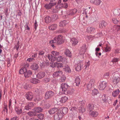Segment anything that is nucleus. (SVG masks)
<instances>
[{
    "label": "nucleus",
    "mask_w": 120,
    "mask_h": 120,
    "mask_svg": "<svg viewBox=\"0 0 120 120\" xmlns=\"http://www.w3.org/2000/svg\"><path fill=\"white\" fill-rule=\"evenodd\" d=\"M75 64V67L76 71H79L82 68L83 64L81 61H75L74 62Z\"/></svg>",
    "instance_id": "f03ea898"
},
{
    "label": "nucleus",
    "mask_w": 120,
    "mask_h": 120,
    "mask_svg": "<svg viewBox=\"0 0 120 120\" xmlns=\"http://www.w3.org/2000/svg\"><path fill=\"white\" fill-rule=\"evenodd\" d=\"M106 82L103 81L101 82L100 83L99 85L98 86V88L100 90H103L106 86Z\"/></svg>",
    "instance_id": "6e6552de"
},
{
    "label": "nucleus",
    "mask_w": 120,
    "mask_h": 120,
    "mask_svg": "<svg viewBox=\"0 0 120 120\" xmlns=\"http://www.w3.org/2000/svg\"><path fill=\"white\" fill-rule=\"evenodd\" d=\"M56 5L55 3H49V4H47L44 5V7L47 9H51L53 6Z\"/></svg>",
    "instance_id": "f8f14e48"
},
{
    "label": "nucleus",
    "mask_w": 120,
    "mask_h": 120,
    "mask_svg": "<svg viewBox=\"0 0 120 120\" xmlns=\"http://www.w3.org/2000/svg\"><path fill=\"white\" fill-rule=\"evenodd\" d=\"M28 114L30 116H32L36 115L37 113H36L35 112L33 111L28 112Z\"/></svg>",
    "instance_id": "a19ab883"
},
{
    "label": "nucleus",
    "mask_w": 120,
    "mask_h": 120,
    "mask_svg": "<svg viewBox=\"0 0 120 120\" xmlns=\"http://www.w3.org/2000/svg\"><path fill=\"white\" fill-rule=\"evenodd\" d=\"M64 37L61 35H59L54 38L53 39L49 41L50 44L53 43H56L58 44H62L64 42Z\"/></svg>",
    "instance_id": "f257e3e1"
},
{
    "label": "nucleus",
    "mask_w": 120,
    "mask_h": 120,
    "mask_svg": "<svg viewBox=\"0 0 120 120\" xmlns=\"http://www.w3.org/2000/svg\"><path fill=\"white\" fill-rule=\"evenodd\" d=\"M90 65L89 61L88 62H87L85 63V65L84 67L85 69H86L87 68H88V66Z\"/></svg>",
    "instance_id": "603ef678"
},
{
    "label": "nucleus",
    "mask_w": 120,
    "mask_h": 120,
    "mask_svg": "<svg viewBox=\"0 0 120 120\" xmlns=\"http://www.w3.org/2000/svg\"><path fill=\"white\" fill-rule=\"evenodd\" d=\"M56 66L58 68H62L64 67L63 64L62 63H58L57 62H56Z\"/></svg>",
    "instance_id": "ea45409f"
},
{
    "label": "nucleus",
    "mask_w": 120,
    "mask_h": 120,
    "mask_svg": "<svg viewBox=\"0 0 120 120\" xmlns=\"http://www.w3.org/2000/svg\"><path fill=\"white\" fill-rule=\"evenodd\" d=\"M120 92V91L119 89H118L112 92V95L114 97H116L119 94Z\"/></svg>",
    "instance_id": "bb28decb"
},
{
    "label": "nucleus",
    "mask_w": 120,
    "mask_h": 120,
    "mask_svg": "<svg viewBox=\"0 0 120 120\" xmlns=\"http://www.w3.org/2000/svg\"><path fill=\"white\" fill-rule=\"evenodd\" d=\"M23 87L26 89H29L31 87L30 85L26 84L25 83H23Z\"/></svg>",
    "instance_id": "c03bdc74"
},
{
    "label": "nucleus",
    "mask_w": 120,
    "mask_h": 120,
    "mask_svg": "<svg viewBox=\"0 0 120 120\" xmlns=\"http://www.w3.org/2000/svg\"><path fill=\"white\" fill-rule=\"evenodd\" d=\"M61 109L62 110V113L64 114H66L68 112V109L66 107H64L63 109V108H61Z\"/></svg>",
    "instance_id": "79ce46f5"
},
{
    "label": "nucleus",
    "mask_w": 120,
    "mask_h": 120,
    "mask_svg": "<svg viewBox=\"0 0 120 120\" xmlns=\"http://www.w3.org/2000/svg\"><path fill=\"white\" fill-rule=\"evenodd\" d=\"M54 95V93L51 91H48L45 94V98L46 99H47L51 98Z\"/></svg>",
    "instance_id": "1a4fd4ad"
},
{
    "label": "nucleus",
    "mask_w": 120,
    "mask_h": 120,
    "mask_svg": "<svg viewBox=\"0 0 120 120\" xmlns=\"http://www.w3.org/2000/svg\"><path fill=\"white\" fill-rule=\"evenodd\" d=\"M50 80V79L49 78H46L44 79V81L45 82H49Z\"/></svg>",
    "instance_id": "052dcab7"
},
{
    "label": "nucleus",
    "mask_w": 120,
    "mask_h": 120,
    "mask_svg": "<svg viewBox=\"0 0 120 120\" xmlns=\"http://www.w3.org/2000/svg\"><path fill=\"white\" fill-rule=\"evenodd\" d=\"M113 23L115 24H117L119 22V20L117 19L113 18L112 20Z\"/></svg>",
    "instance_id": "8fccbe9b"
},
{
    "label": "nucleus",
    "mask_w": 120,
    "mask_h": 120,
    "mask_svg": "<svg viewBox=\"0 0 120 120\" xmlns=\"http://www.w3.org/2000/svg\"><path fill=\"white\" fill-rule=\"evenodd\" d=\"M69 87V86L66 83H63L61 85L60 89V91L62 92V93H64Z\"/></svg>",
    "instance_id": "20e7f679"
},
{
    "label": "nucleus",
    "mask_w": 120,
    "mask_h": 120,
    "mask_svg": "<svg viewBox=\"0 0 120 120\" xmlns=\"http://www.w3.org/2000/svg\"><path fill=\"white\" fill-rule=\"evenodd\" d=\"M95 29L94 28L91 27H88L86 30V31L88 32H93L95 30Z\"/></svg>",
    "instance_id": "c9c22d12"
},
{
    "label": "nucleus",
    "mask_w": 120,
    "mask_h": 120,
    "mask_svg": "<svg viewBox=\"0 0 120 120\" xmlns=\"http://www.w3.org/2000/svg\"><path fill=\"white\" fill-rule=\"evenodd\" d=\"M94 106L93 104H89L87 107L88 110H92L94 109Z\"/></svg>",
    "instance_id": "e433bc0d"
},
{
    "label": "nucleus",
    "mask_w": 120,
    "mask_h": 120,
    "mask_svg": "<svg viewBox=\"0 0 120 120\" xmlns=\"http://www.w3.org/2000/svg\"><path fill=\"white\" fill-rule=\"evenodd\" d=\"M45 54V52L43 51H40L38 52V54L39 56H42Z\"/></svg>",
    "instance_id": "4d7b16f0"
},
{
    "label": "nucleus",
    "mask_w": 120,
    "mask_h": 120,
    "mask_svg": "<svg viewBox=\"0 0 120 120\" xmlns=\"http://www.w3.org/2000/svg\"><path fill=\"white\" fill-rule=\"evenodd\" d=\"M34 26V28L35 29V30H36L38 26L37 22L36 20H35Z\"/></svg>",
    "instance_id": "e2e57ef3"
},
{
    "label": "nucleus",
    "mask_w": 120,
    "mask_h": 120,
    "mask_svg": "<svg viewBox=\"0 0 120 120\" xmlns=\"http://www.w3.org/2000/svg\"><path fill=\"white\" fill-rule=\"evenodd\" d=\"M58 110V108H52L49 111V112L50 114H52L56 112Z\"/></svg>",
    "instance_id": "412c9836"
},
{
    "label": "nucleus",
    "mask_w": 120,
    "mask_h": 120,
    "mask_svg": "<svg viewBox=\"0 0 120 120\" xmlns=\"http://www.w3.org/2000/svg\"><path fill=\"white\" fill-rule=\"evenodd\" d=\"M89 114L90 116L94 118L97 117L99 115L98 112L96 111L90 110Z\"/></svg>",
    "instance_id": "0eeeda50"
},
{
    "label": "nucleus",
    "mask_w": 120,
    "mask_h": 120,
    "mask_svg": "<svg viewBox=\"0 0 120 120\" xmlns=\"http://www.w3.org/2000/svg\"><path fill=\"white\" fill-rule=\"evenodd\" d=\"M64 71L70 73L71 72V70L70 69L68 65H66L65 67V68H63Z\"/></svg>",
    "instance_id": "c85d7f7f"
},
{
    "label": "nucleus",
    "mask_w": 120,
    "mask_h": 120,
    "mask_svg": "<svg viewBox=\"0 0 120 120\" xmlns=\"http://www.w3.org/2000/svg\"><path fill=\"white\" fill-rule=\"evenodd\" d=\"M15 109L16 113L18 115L20 114L22 112V109L21 107H15Z\"/></svg>",
    "instance_id": "a211bd4d"
},
{
    "label": "nucleus",
    "mask_w": 120,
    "mask_h": 120,
    "mask_svg": "<svg viewBox=\"0 0 120 120\" xmlns=\"http://www.w3.org/2000/svg\"><path fill=\"white\" fill-rule=\"evenodd\" d=\"M38 118L41 120H42L44 118V115L42 114H38Z\"/></svg>",
    "instance_id": "864d4df0"
},
{
    "label": "nucleus",
    "mask_w": 120,
    "mask_h": 120,
    "mask_svg": "<svg viewBox=\"0 0 120 120\" xmlns=\"http://www.w3.org/2000/svg\"><path fill=\"white\" fill-rule=\"evenodd\" d=\"M68 21L63 20L60 22L59 26H65L66 25L68 24Z\"/></svg>",
    "instance_id": "a878e982"
},
{
    "label": "nucleus",
    "mask_w": 120,
    "mask_h": 120,
    "mask_svg": "<svg viewBox=\"0 0 120 120\" xmlns=\"http://www.w3.org/2000/svg\"><path fill=\"white\" fill-rule=\"evenodd\" d=\"M68 99V98L66 96L62 97L59 99H57V104L58 105H61L62 103H64Z\"/></svg>",
    "instance_id": "7ed1b4c3"
},
{
    "label": "nucleus",
    "mask_w": 120,
    "mask_h": 120,
    "mask_svg": "<svg viewBox=\"0 0 120 120\" xmlns=\"http://www.w3.org/2000/svg\"><path fill=\"white\" fill-rule=\"evenodd\" d=\"M77 11V9H74L70 11V13L68 15V16H71L75 13Z\"/></svg>",
    "instance_id": "473e14b6"
},
{
    "label": "nucleus",
    "mask_w": 120,
    "mask_h": 120,
    "mask_svg": "<svg viewBox=\"0 0 120 120\" xmlns=\"http://www.w3.org/2000/svg\"><path fill=\"white\" fill-rule=\"evenodd\" d=\"M102 99L104 101H106L107 100V97L106 95L104 94L102 96Z\"/></svg>",
    "instance_id": "3c124183"
},
{
    "label": "nucleus",
    "mask_w": 120,
    "mask_h": 120,
    "mask_svg": "<svg viewBox=\"0 0 120 120\" xmlns=\"http://www.w3.org/2000/svg\"><path fill=\"white\" fill-rule=\"evenodd\" d=\"M62 5H61V4L56 6V9L55 10L53 9V12L55 13L57 12L59 10L61 9L62 7Z\"/></svg>",
    "instance_id": "4be33fe9"
},
{
    "label": "nucleus",
    "mask_w": 120,
    "mask_h": 120,
    "mask_svg": "<svg viewBox=\"0 0 120 120\" xmlns=\"http://www.w3.org/2000/svg\"><path fill=\"white\" fill-rule=\"evenodd\" d=\"M4 106L5 107L4 108V111H5L6 113H7L8 112L7 105H4Z\"/></svg>",
    "instance_id": "680f3d73"
},
{
    "label": "nucleus",
    "mask_w": 120,
    "mask_h": 120,
    "mask_svg": "<svg viewBox=\"0 0 120 120\" xmlns=\"http://www.w3.org/2000/svg\"><path fill=\"white\" fill-rule=\"evenodd\" d=\"M79 112L83 113L85 111V109L83 106H81L79 109Z\"/></svg>",
    "instance_id": "4c0bfd02"
},
{
    "label": "nucleus",
    "mask_w": 120,
    "mask_h": 120,
    "mask_svg": "<svg viewBox=\"0 0 120 120\" xmlns=\"http://www.w3.org/2000/svg\"><path fill=\"white\" fill-rule=\"evenodd\" d=\"M58 16L56 14L52 16V19L55 20H56L58 19Z\"/></svg>",
    "instance_id": "13d9d810"
},
{
    "label": "nucleus",
    "mask_w": 120,
    "mask_h": 120,
    "mask_svg": "<svg viewBox=\"0 0 120 120\" xmlns=\"http://www.w3.org/2000/svg\"><path fill=\"white\" fill-rule=\"evenodd\" d=\"M65 54L67 56L69 57H71L72 56L71 52L68 49L66 50L65 52Z\"/></svg>",
    "instance_id": "7c9ffc66"
},
{
    "label": "nucleus",
    "mask_w": 120,
    "mask_h": 120,
    "mask_svg": "<svg viewBox=\"0 0 120 120\" xmlns=\"http://www.w3.org/2000/svg\"><path fill=\"white\" fill-rule=\"evenodd\" d=\"M98 93V91L96 89H94L92 90V94L93 95H97Z\"/></svg>",
    "instance_id": "49530a36"
},
{
    "label": "nucleus",
    "mask_w": 120,
    "mask_h": 120,
    "mask_svg": "<svg viewBox=\"0 0 120 120\" xmlns=\"http://www.w3.org/2000/svg\"><path fill=\"white\" fill-rule=\"evenodd\" d=\"M42 110L43 109L40 107H36L33 109V110L36 113L41 112L42 111Z\"/></svg>",
    "instance_id": "f3484780"
},
{
    "label": "nucleus",
    "mask_w": 120,
    "mask_h": 120,
    "mask_svg": "<svg viewBox=\"0 0 120 120\" xmlns=\"http://www.w3.org/2000/svg\"><path fill=\"white\" fill-rule=\"evenodd\" d=\"M26 69V68H21L19 71V73L20 74H22L24 73L25 74Z\"/></svg>",
    "instance_id": "58836bf2"
},
{
    "label": "nucleus",
    "mask_w": 120,
    "mask_h": 120,
    "mask_svg": "<svg viewBox=\"0 0 120 120\" xmlns=\"http://www.w3.org/2000/svg\"><path fill=\"white\" fill-rule=\"evenodd\" d=\"M57 26V25L56 24H53L49 27V28L50 30H53L56 29Z\"/></svg>",
    "instance_id": "c756f323"
},
{
    "label": "nucleus",
    "mask_w": 120,
    "mask_h": 120,
    "mask_svg": "<svg viewBox=\"0 0 120 120\" xmlns=\"http://www.w3.org/2000/svg\"><path fill=\"white\" fill-rule=\"evenodd\" d=\"M66 58L62 56H59L56 57V60L57 62L65 63L66 62Z\"/></svg>",
    "instance_id": "39448f33"
},
{
    "label": "nucleus",
    "mask_w": 120,
    "mask_h": 120,
    "mask_svg": "<svg viewBox=\"0 0 120 120\" xmlns=\"http://www.w3.org/2000/svg\"><path fill=\"white\" fill-rule=\"evenodd\" d=\"M111 49L110 47L107 45L105 48V51L106 52H108L110 51Z\"/></svg>",
    "instance_id": "a18cd8bd"
},
{
    "label": "nucleus",
    "mask_w": 120,
    "mask_h": 120,
    "mask_svg": "<svg viewBox=\"0 0 120 120\" xmlns=\"http://www.w3.org/2000/svg\"><path fill=\"white\" fill-rule=\"evenodd\" d=\"M56 62H52L50 64V66L52 68H54L56 66Z\"/></svg>",
    "instance_id": "6e6d98bb"
},
{
    "label": "nucleus",
    "mask_w": 120,
    "mask_h": 120,
    "mask_svg": "<svg viewBox=\"0 0 120 120\" xmlns=\"http://www.w3.org/2000/svg\"><path fill=\"white\" fill-rule=\"evenodd\" d=\"M48 58L49 60L52 62H53L56 60V56H53L51 55H48Z\"/></svg>",
    "instance_id": "5701e85b"
},
{
    "label": "nucleus",
    "mask_w": 120,
    "mask_h": 120,
    "mask_svg": "<svg viewBox=\"0 0 120 120\" xmlns=\"http://www.w3.org/2000/svg\"><path fill=\"white\" fill-rule=\"evenodd\" d=\"M78 107L76 106L72 107L70 109L71 113L73 116L76 113Z\"/></svg>",
    "instance_id": "ddd939ff"
},
{
    "label": "nucleus",
    "mask_w": 120,
    "mask_h": 120,
    "mask_svg": "<svg viewBox=\"0 0 120 120\" xmlns=\"http://www.w3.org/2000/svg\"><path fill=\"white\" fill-rule=\"evenodd\" d=\"M74 90L73 88H71L69 91V92L70 94H72L74 92Z\"/></svg>",
    "instance_id": "774afa93"
},
{
    "label": "nucleus",
    "mask_w": 120,
    "mask_h": 120,
    "mask_svg": "<svg viewBox=\"0 0 120 120\" xmlns=\"http://www.w3.org/2000/svg\"><path fill=\"white\" fill-rule=\"evenodd\" d=\"M92 84L90 82L88 84L87 86V87L88 90H90L92 87Z\"/></svg>",
    "instance_id": "de8ad7c7"
},
{
    "label": "nucleus",
    "mask_w": 120,
    "mask_h": 120,
    "mask_svg": "<svg viewBox=\"0 0 120 120\" xmlns=\"http://www.w3.org/2000/svg\"><path fill=\"white\" fill-rule=\"evenodd\" d=\"M26 96L28 100H31L33 97V94L31 92H29L26 94Z\"/></svg>",
    "instance_id": "aec40b11"
},
{
    "label": "nucleus",
    "mask_w": 120,
    "mask_h": 120,
    "mask_svg": "<svg viewBox=\"0 0 120 120\" xmlns=\"http://www.w3.org/2000/svg\"><path fill=\"white\" fill-rule=\"evenodd\" d=\"M107 25V23L103 20L100 21L99 23V26L100 28H104Z\"/></svg>",
    "instance_id": "4468645a"
},
{
    "label": "nucleus",
    "mask_w": 120,
    "mask_h": 120,
    "mask_svg": "<svg viewBox=\"0 0 120 120\" xmlns=\"http://www.w3.org/2000/svg\"><path fill=\"white\" fill-rule=\"evenodd\" d=\"M30 82L34 84H36L39 82V80L36 78H32L30 79Z\"/></svg>",
    "instance_id": "2f4dec72"
},
{
    "label": "nucleus",
    "mask_w": 120,
    "mask_h": 120,
    "mask_svg": "<svg viewBox=\"0 0 120 120\" xmlns=\"http://www.w3.org/2000/svg\"><path fill=\"white\" fill-rule=\"evenodd\" d=\"M80 82V79L79 77H77L75 80V82L77 86H78Z\"/></svg>",
    "instance_id": "cd10ccee"
},
{
    "label": "nucleus",
    "mask_w": 120,
    "mask_h": 120,
    "mask_svg": "<svg viewBox=\"0 0 120 120\" xmlns=\"http://www.w3.org/2000/svg\"><path fill=\"white\" fill-rule=\"evenodd\" d=\"M38 66L37 64H34L31 66V69L34 70H36L38 68Z\"/></svg>",
    "instance_id": "f704fd0d"
},
{
    "label": "nucleus",
    "mask_w": 120,
    "mask_h": 120,
    "mask_svg": "<svg viewBox=\"0 0 120 120\" xmlns=\"http://www.w3.org/2000/svg\"><path fill=\"white\" fill-rule=\"evenodd\" d=\"M86 45L84 44L82 46V49H83V53H81V56L82 55V54L83 55V54H84V52H85L86 51Z\"/></svg>",
    "instance_id": "09e8293b"
},
{
    "label": "nucleus",
    "mask_w": 120,
    "mask_h": 120,
    "mask_svg": "<svg viewBox=\"0 0 120 120\" xmlns=\"http://www.w3.org/2000/svg\"><path fill=\"white\" fill-rule=\"evenodd\" d=\"M61 4V5H62V7L64 8H67L68 7V4L67 3H64L63 4L62 3Z\"/></svg>",
    "instance_id": "0e129e2a"
},
{
    "label": "nucleus",
    "mask_w": 120,
    "mask_h": 120,
    "mask_svg": "<svg viewBox=\"0 0 120 120\" xmlns=\"http://www.w3.org/2000/svg\"><path fill=\"white\" fill-rule=\"evenodd\" d=\"M63 74L62 71H58L54 72L52 74V76L53 77L55 78L61 76Z\"/></svg>",
    "instance_id": "9b49d317"
},
{
    "label": "nucleus",
    "mask_w": 120,
    "mask_h": 120,
    "mask_svg": "<svg viewBox=\"0 0 120 120\" xmlns=\"http://www.w3.org/2000/svg\"><path fill=\"white\" fill-rule=\"evenodd\" d=\"M45 73L44 72H41L36 75V76L39 79H41L44 77L45 76Z\"/></svg>",
    "instance_id": "2eb2a0df"
},
{
    "label": "nucleus",
    "mask_w": 120,
    "mask_h": 120,
    "mask_svg": "<svg viewBox=\"0 0 120 120\" xmlns=\"http://www.w3.org/2000/svg\"><path fill=\"white\" fill-rule=\"evenodd\" d=\"M63 114L61 113H60L58 111L57 114L54 115V119L55 120H59L63 116Z\"/></svg>",
    "instance_id": "9d476101"
},
{
    "label": "nucleus",
    "mask_w": 120,
    "mask_h": 120,
    "mask_svg": "<svg viewBox=\"0 0 120 120\" xmlns=\"http://www.w3.org/2000/svg\"><path fill=\"white\" fill-rule=\"evenodd\" d=\"M78 42V40L74 38H72L71 40V42L73 45H76L77 44Z\"/></svg>",
    "instance_id": "393cba45"
},
{
    "label": "nucleus",
    "mask_w": 120,
    "mask_h": 120,
    "mask_svg": "<svg viewBox=\"0 0 120 120\" xmlns=\"http://www.w3.org/2000/svg\"><path fill=\"white\" fill-rule=\"evenodd\" d=\"M34 105L32 102H30L27 104L25 107V109L26 110L30 109L31 107L33 106Z\"/></svg>",
    "instance_id": "6ab92c4d"
},
{
    "label": "nucleus",
    "mask_w": 120,
    "mask_h": 120,
    "mask_svg": "<svg viewBox=\"0 0 120 120\" xmlns=\"http://www.w3.org/2000/svg\"><path fill=\"white\" fill-rule=\"evenodd\" d=\"M45 22L46 23L50 22L51 21V18L49 16H47L45 18Z\"/></svg>",
    "instance_id": "72a5a7b5"
},
{
    "label": "nucleus",
    "mask_w": 120,
    "mask_h": 120,
    "mask_svg": "<svg viewBox=\"0 0 120 120\" xmlns=\"http://www.w3.org/2000/svg\"><path fill=\"white\" fill-rule=\"evenodd\" d=\"M112 80L113 83L114 84H116L118 83L120 81V78L118 77V74H115L113 77Z\"/></svg>",
    "instance_id": "423d86ee"
},
{
    "label": "nucleus",
    "mask_w": 120,
    "mask_h": 120,
    "mask_svg": "<svg viewBox=\"0 0 120 120\" xmlns=\"http://www.w3.org/2000/svg\"><path fill=\"white\" fill-rule=\"evenodd\" d=\"M52 53L53 55L55 56L58 55L59 54V52L54 51H52Z\"/></svg>",
    "instance_id": "5fc2aeb1"
},
{
    "label": "nucleus",
    "mask_w": 120,
    "mask_h": 120,
    "mask_svg": "<svg viewBox=\"0 0 120 120\" xmlns=\"http://www.w3.org/2000/svg\"><path fill=\"white\" fill-rule=\"evenodd\" d=\"M109 73H106L104 74V76L105 78H107L109 76Z\"/></svg>",
    "instance_id": "338daca9"
},
{
    "label": "nucleus",
    "mask_w": 120,
    "mask_h": 120,
    "mask_svg": "<svg viewBox=\"0 0 120 120\" xmlns=\"http://www.w3.org/2000/svg\"><path fill=\"white\" fill-rule=\"evenodd\" d=\"M90 2L96 5H99L101 2V0H91Z\"/></svg>",
    "instance_id": "b1692460"
},
{
    "label": "nucleus",
    "mask_w": 120,
    "mask_h": 120,
    "mask_svg": "<svg viewBox=\"0 0 120 120\" xmlns=\"http://www.w3.org/2000/svg\"><path fill=\"white\" fill-rule=\"evenodd\" d=\"M12 103V100L11 99H10L9 101L8 107L10 111L11 110V113L12 112V107L11 106V104Z\"/></svg>",
    "instance_id": "37998d69"
},
{
    "label": "nucleus",
    "mask_w": 120,
    "mask_h": 120,
    "mask_svg": "<svg viewBox=\"0 0 120 120\" xmlns=\"http://www.w3.org/2000/svg\"><path fill=\"white\" fill-rule=\"evenodd\" d=\"M118 60V59L117 58H115L112 60V62H117Z\"/></svg>",
    "instance_id": "69168bd1"
},
{
    "label": "nucleus",
    "mask_w": 120,
    "mask_h": 120,
    "mask_svg": "<svg viewBox=\"0 0 120 120\" xmlns=\"http://www.w3.org/2000/svg\"><path fill=\"white\" fill-rule=\"evenodd\" d=\"M113 13L116 15H119L118 9H115L114 10Z\"/></svg>",
    "instance_id": "bf43d9fd"
},
{
    "label": "nucleus",
    "mask_w": 120,
    "mask_h": 120,
    "mask_svg": "<svg viewBox=\"0 0 120 120\" xmlns=\"http://www.w3.org/2000/svg\"><path fill=\"white\" fill-rule=\"evenodd\" d=\"M32 74L31 71L30 70H26L25 73L24 75L26 78L29 77L31 76Z\"/></svg>",
    "instance_id": "dca6fc26"
}]
</instances>
